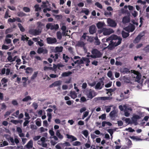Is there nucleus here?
<instances>
[{
	"instance_id": "nucleus-1",
	"label": "nucleus",
	"mask_w": 149,
	"mask_h": 149,
	"mask_svg": "<svg viewBox=\"0 0 149 149\" xmlns=\"http://www.w3.org/2000/svg\"><path fill=\"white\" fill-rule=\"evenodd\" d=\"M41 29H30L29 31V33L33 36H36L40 35L41 33Z\"/></svg>"
},
{
	"instance_id": "nucleus-2",
	"label": "nucleus",
	"mask_w": 149,
	"mask_h": 149,
	"mask_svg": "<svg viewBox=\"0 0 149 149\" xmlns=\"http://www.w3.org/2000/svg\"><path fill=\"white\" fill-rule=\"evenodd\" d=\"M59 25L58 24L52 25L51 23H48L46 25V28L47 29H50L51 30L54 29L56 30L59 28Z\"/></svg>"
},
{
	"instance_id": "nucleus-3",
	"label": "nucleus",
	"mask_w": 149,
	"mask_h": 149,
	"mask_svg": "<svg viewBox=\"0 0 149 149\" xmlns=\"http://www.w3.org/2000/svg\"><path fill=\"white\" fill-rule=\"evenodd\" d=\"M91 53L92 54L95 55L96 58L101 57L102 55L100 52L96 49H93Z\"/></svg>"
},
{
	"instance_id": "nucleus-4",
	"label": "nucleus",
	"mask_w": 149,
	"mask_h": 149,
	"mask_svg": "<svg viewBox=\"0 0 149 149\" xmlns=\"http://www.w3.org/2000/svg\"><path fill=\"white\" fill-rule=\"evenodd\" d=\"M107 22L109 25L112 27H115L117 25V23L115 20H114L110 18H108L107 19Z\"/></svg>"
},
{
	"instance_id": "nucleus-5",
	"label": "nucleus",
	"mask_w": 149,
	"mask_h": 149,
	"mask_svg": "<svg viewBox=\"0 0 149 149\" xmlns=\"http://www.w3.org/2000/svg\"><path fill=\"white\" fill-rule=\"evenodd\" d=\"M141 117L140 116L137 115H133L131 118L132 122V123H134L135 125H136L137 124L138 120L140 119Z\"/></svg>"
},
{
	"instance_id": "nucleus-6",
	"label": "nucleus",
	"mask_w": 149,
	"mask_h": 149,
	"mask_svg": "<svg viewBox=\"0 0 149 149\" xmlns=\"http://www.w3.org/2000/svg\"><path fill=\"white\" fill-rule=\"evenodd\" d=\"M85 92L86 95L87 96V97L89 98L92 99L95 96L94 95H93V91L91 89H89V90H86L85 91Z\"/></svg>"
},
{
	"instance_id": "nucleus-7",
	"label": "nucleus",
	"mask_w": 149,
	"mask_h": 149,
	"mask_svg": "<svg viewBox=\"0 0 149 149\" xmlns=\"http://www.w3.org/2000/svg\"><path fill=\"white\" fill-rule=\"evenodd\" d=\"M96 30V26L94 25L90 26L89 28V32L91 34H93L95 33Z\"/></svg>"
},
{
	"instance_id": "nucleus-8",
	"label": "nucleus",
	"mask_w": 149,
	"mask_h": 149,
	"mask_svg": "<svg viewBox=\"0 0 149 149\" xmlns=\"http://www.w3.org/2000/svg\"><path fill=\"white\" fill-rule=\"evenodd\" d=\"M47 43L49 44H52L57 42V40L55 38L48 37L46 39Z\"/></svg>"
},
{
	"instance_id": "nucleus-9",
	"label": "nucleus",
	"mask_w": 149,
	"mask_h": 149,
	"mask_svg": "<svg viewBox=\"0 0 149 149\" xmlns=\"http://www.w3.org/2000/svg\"><path fill=\"white\" fill-rule=\"evenodd\" d=\"M102 32L103 34L104 35H109L112 33V32L109 29L104 28L102 29Z\"/></svg>"
},
{
	"instance_id": "nucleus-10",
	"label": "nucleus",
	"mask_w": 149,
	"mask_h": 149,
	"mask_svg": "<svg viewBox=\"0 0 149 149\" xmlns=\"http://www.w3.org/2000/svg\"><path fill=\"white\" fill-rule=\"evenodd\" d=\"M112 99V98L110 97H98L95 98L96 100H110Z\"/></svg>"
},
{
	"instance_id": "nucleus-11",
	"label": "nucleus",
	"mask_w": 149,
	"mask_h": 149,
	"mask_svg": "<svg viewBox=\"0 0 149 149\" xmlns=\"http://www.w3.org/2000/svg\"><path fill=\"white\" fill-rule=\"evenodd\" d=\"M47 50L46 49H44L43 47H40L38 48L37 50V52L39 54H40L42 53L46 54L47 53Z\"/></svg>"
},
{
	"instance_id": "nucleus-12",
	"label": "nucleus",
	"mask_w": 149,
	"mask_h": 149,
	"mask_svg": "<svg viewBox=\"0 0 149 149\" xmlns=\"http://www.w3.org/2000/svg\"><path fill=\"white\" fill-rule=\"evenodd\" d=\"M67 137L68 139H71L70 141L71 142L77 140V139L74 136L69 134H66Z\"/></svg>"
},
{
	"instance_id": "nucleus-13",
	"label": "nucleus",
	"mask_w": 149,
	"mask_h": 149,
	"mask_svg": "<svg viewBox=\"0 0 149 149\" xmlns=\"http://www.w3.org/2000/svg\"><path fill=\"white\" fill-rule=\"evenodd\" d=\"M130 21V17L128 16L124 17L122 19V22L123 24H126L129 23Z\"/></svg>"
},
{
	"instance_id": "nucleus-14",
	"label": "nucleus",
	"mask_w": 149,
	"mask_h": 149,
	"mask_svg": "<svg viewBox=\"0 0 149 149\" xmlns=\"http://www.w3.org/2000/svg\"><path fill=\"white\" fill-rule=\"evenodd\" d=\"M105 25V23L103 22H99L96 24V26L98 29L102 28Z\"/></svg>"
},
{
	"instance_id": "nucleus-15",
	"label": "nucleus",
	"mask_w": 149,
	"mask_h": 149,
	"mask_svg": "<svg viewBox=\"0 0 149 149\" xmlns=\"http://www.w3.org/2000/svg\"><path fill=\"white\" fill-rule=\"evenodd\" d=\"M63 49V47H56L55 49H54V52H60L62 51Z\"/></svg>"
},
{
	"instance_id": "nucleus-16",
	"label": "nucleus",
	"mask_w": 149,
	"mask_h": 149,
	"mask_svg": "<svg viewBox=\"0 0 149 149\" xmlns=\"http://www.w3.org/2000/svg\"><path fill=\"white\" fill-rule=\"evenodd\" d=\"M116 42L115 41L113 40H111L109 44V45L108 46L109 48H112L114 47L117 46H116Z\"/></svg>"
},
{
	"instance_id": "nucleus-17",
	"label": "nucleus",
	"mask_w": 149,
	"mask_h": 149,
	"mask_svg": "<svg viewBox=\"0 0 149 149\" xmlns=\"http://www.w3.org/2000/svg\"><path fill=\"white\" fill-rule=\"evenodd\" d=\"M120 97L121 99L118 100L119 101H121L123 100L127 99L129 97V96L125 95L123 93H121L120 95Z\"/></svg>"
},
{
	"instance_id": "nucleus-18",
	"label": "nucleus",
	"mask_w": 149,
	"mask_h": 149,
	"mask_svg": "<svg viewBox=\"0 0 149 149\" xmlns=\"http://www.w3.org/2000/svg\"><path fill=\"white\" fill-rule=\"evenodd\" d=\"M72 74V72L71 71H69L63 72L61 76L62 77H68Z\"/></svg>"
},
{
	"instance_id": "nucleus-19",
	"label": "nucleus",
	"mask_w": 149,
	"mask_h": 149,
	"mask_svg": "<svg viewBox=\"0 0 149 149\" xmlns=\"http://www.w3.org/2000/svg\"><path fill=\"white\" fill-rule=\"evenodd\" d=\"M70 96L72 98L74 99L77 97L76 93L74 91H71L70 92Z\"/></svg>"
},
{
	"instance_id": "nucleus-20",
	"label": "nucleus",
	"mask_w": 149,
	"mask_h": 149,
	"mask_svg": "<svg viewBox=\"0 0 149 149\" xmlns=\"http://www.w3.org/2000/svg\"><path fill=\"white\" fill-rule=\"evenodd\" d=\"M33 143L32 140H30L26 144V147L28 149H30L33 147Z\"/></svg>"
},
{
	"instance_id": "nucleus-21",
	"label": "nucleus",
	"mask_w": 149,
	"mask_h": 149,
	"mask_svg": "<svg viewBox=\"0 0 149 149\" xmlns=\"http://www.w3.org/2000/svg\"><path fill=\"white\" fill-rule=\"evenodd\" d=\"M56 135L59 139H62L63 138V136L60 134V131L59 130H57Z\"/></svg>"
},
{
	"instance_id": "nucleus-22",
	"label": "nucleus",
	"mask_w": 149,
	"mask_h": 149,
	"mask_svg": "<svg viewBox=\"0 0 149 149\" xmlns=\"http://www.w3.org/2000/svg\"><path fill=\"white\" fill-rule=\"evenodd\" d=\"M122 37L124 38H126L129 36V34L128 33L124 31H122Z\"/></svg>"
},
{
	"instance_id": "nucleus-23",
	"label": "nucleus",
	"mask_w": 149,
	"mask_h": 149,
	"mask_svg": "<svg viewBox=\"0 0 149 149\" xmlns=\"http://www.w3.org/2000/svg\"><path fill=\"white\" fill-rule=\"evenodd\" d=\"M80 13H84L86 15H88L89 14V11L88 9L87 8H84V9H83Z\"/></svg>"
},
{
	"instance_id": "nucleus-24",
	"label": "nucleus",
	"mask_w": 149,
	"mask_h": 149,
	"mask_svg": "<svg viewBox=\"0 0 149 149\" xmlns=\"http://www.w3.org/2000/svg\"><path fill=\"white\" fill-rule=\"evenodd\" d=\"M37 24L38 26L37 27V29H41V30L42 29V27L44 26V25L41 22H37Z\"/></svg>"
},
{
	"instance_id": "nucleus-25",
	"label": "nucleus",
	"mask_w": 149,
	"mask_h": 149,
	"mask_svg": "<svg viewBox=\"0 0 149 149\" xmlns=\"http://www.w3.org/2000/svg\"><path fill=\"white\" fill-rule=\"evenodd\" d=\"M141 78V75L138 74L136 75V77H134V78L136 81L138 82L139 81Z\"/></svg>"
},
{
	"instance_id": "nucleus-26",
	"label": "nucleus",
	"mask_w": 149,
	"mask_h": 149,
	"mask_svg": "<svg viewBox=\"0 0 149 149\" xmlns=\"http://www.w3.org/2000/svg\"><path fill=\"white\" fill-rule=\"evenodd\" d=\"M62 81L60 80H58L55 81L53 83L54 87L60 86L61 84Z\"/></svg>"
},
{
	"instance_id": "nucleus-27",
	"label": "nucleus",
	"mask_w": 149,
	"mask_h": 149,
	"mask_svg": "<svg viewBox=\"0 0 149 149\" xmlns=\"http://www.w3.org/2000/svg\"><path fill=\"white\" fill-rule=\"evenodd\" d=\"M121 72L124 74H128L130 72L129 69L126 68H124Z\"/></svg>"
},
{
	"instance_id": "nucleus-28",
	"label": "nucleus",
	"mask_w": 149,
	"mask_h": 149,
	"mask_svg": "<svg viewBox=\"0 0 149 149\" xmlns=\"http://www.w3.org/2000/svg\"><path fill=\"white\" fill-rule=\"evenodd\" d=\"M17 15L19 17H22L23 16H26V14L21 11L18 12L17 13Z\"/></svg>"
},
{
	"instance_id": "nucleus-29",
	"label": "nucleus",
	"mask_w": 149,
	"mask_h": 149,
	"mask_svg": "<svg viewBox=\"0 0 149 149\" xmlns=\"http://www.w3.org/2000/svg\"><path fill=\"white\" fill-rule=\"evenodd\" d=\"M26 73L27 74L31 73L33 71L32 68L30 67H28L26 68Z\"/></svg>"
},
{
	"instance_id": "nucleus-30",
	"label": "nucleus",
	"mask_w": 149,
	"mask_h": 149,
	"mask_svg": "<svg viewBox=\"0 0 149 149\" xmlns=\"http://www.w3.org/2000/svg\"><path fill=\"white\" fill-rule=\"evenodd\" d=\"M101 83L100 82H98L96 85L95 86V88L96 89H101L102 88V87H100Z\"/></svg>"
},
{
	"instance_id": "nucleus-31",
	"label": "nucleus",
	"mask_w": 149,
	"mask_h": 149,
	"mask_svg": "<svg viewBox=\"0 0 149 149\" xmlns=\"http://www.w3.org/2000/svg\"><path fill=\"white\" fill-rule=\"evenodd\" d=\"M122 40V38L121 37H120L118 39L116 40H115L116 42V46H118L121 43Z\"/></svg>"
},
{
	"instance_id": "nucleus-32",
	"label": "nucleus",
	"mask_w": 149,
	"mask_h": 149,
	"mask_svg": "<svg viewBox=\"0 0 149 149\" xmlns=\"http://www.w3.org/2000/svg\"><path fill=\"white\" fill-rule=\"evenodd\" d=\"M74 63L75 64L77 63L78 65H80L84 63V62L82 59L80 60H77L76 61H74Z\"/></svg>"
},
{
	"instance_id": "nucleus-33",
	"label": "nucleus",
	"mask_w": 149,
	"mask_h": 149,
	"mask_svg": "<svg viewBox=\"0 0 149 149\" xmlns=\"http://www.w3.org/2000/svg\"><path fill=\"white\" fill-rule=\"evenodd\" d=\"M72 145L74 146H80L81 145V143L79 141H76L72 143Z\"/></svg>"
},
{
	"instance_id": "nucleus-34",
	"label": "nucleus",
	"mask_w": 149,
	"mask_h": 149,
	"mask_svg": "<svg viewBox=\"0 0 149 149\" xmlns=\"http://www.w3.org/2000/svg\"><path fill=\"white\" fill-rule=\"evenodd\" d=\"M38 74V71L34 72L31 77V79L32 80L34 79L37 77Z\"/></svg>"
},
{
	"instance_id": "nucleus-35",
	"label": "nucleus",
	"mask_w": 149,
	"mask_h": 149,
	"mask_svg": "<svg viewBox=\"0 0 149 149\" xmlns=\"http://www.w3.org/2000/svg\"><path fill=\"white\" fill-rule=\"evenodd\" d=\"M31 100V97L29 96H27L25 98H23L22 100V101L23 102H27L29 100Z\"/></svg>"
},
{
	"instance_id": "nucleus-36",
	"label": "nucleus",
	"mask_w": 149,
	"mask_h": 149,
	"mask_svg": "<svg viewBox=\"0 0 149 149\" xmlns=\"http://www.w3.org/2000/svg\"><path fill=\"white\" fill-rule=\"evenodd\" d=\"M7 139L8 141H10V142L12 143V145H15L13 137H9L7 138Z\"/></svg>"
},
{
	"instance_id": "nucleus-37",
	"label": "nucleus",
	"mask_w": 149,
	"mask_h": 149,
	"mask_svg": "<svg viewBox=\"0 0 149 149\" xmlns=\"http://www.w3.org/2000/svg\"><path fill=\"white\" fill-rule=\"evenodd\" d=\"M57 37L58 39L61 40L62 38L61 33L60 31H58L56 33Z\"/></svg>"
},
{
	"instance_id": "nucleus-38",
	"label": "nucleus",
	"mask_w": 149,
	"mask_h": 149,
	"mask_svg": "<svg viewBox=\"0 0 149 149\" xmlns=\"http://www.w3.org/2000/svg\"><path fill=\"white\" fill-rule=\"evenodd\" d=\"M17 25L19 28L20 31L22 32H24L25 31V29L22 25L21 24L19 23Z\"/></svg>"
},
{
	"instance_id": "nucleus-39",
	"label": "nucleus",
	"mask_w": 149,
	"mask_h": 149,
	"mask_svg": "<svg viewBox=\"0 0 149 149\" xmlns=\"http://www.w3.org/2000/svg\"><path fill=\"white\" fill-rule=\"evenodd\" d=\"M116 113V112L115 110H113L111 111L109 114V115L111 117H114L115 116Z\"/></svg>"
},
{
	"instance_id": "nucleus-40",
	"label": "nucleus",
	"mask_w": 149,
	"mask_h": 149,
	"mask_svg": "<svg viewBox=\"0 0 149 149\" xmlns=\"http://www.w3.org/2000/svg\"><path fill=\"white\" fill-rule=\"evenodd\" d=\"M9 10L8 9H7L5 14V15L4 16V18H7L8 17H10V16L8 15L9 12Z\"/></svg>"
},
{
	"instance_id": "nucleus-41",
	"label": "nucleus",
	"mask_w": 149,
	"mask_h": 149,
	"mask_svg": "<svg viewBox=\"0 0 149 149\" xmlns=\"http://www.w3.org/2000/svg\"><path fill=\"white\" fill-rule=\"evenodd\" d=\"M34 7L35 8V10L36 11H38L40 10L41 9V8L39 7V5L36 4L34 6Z\"/></svg>"
},
{
	"instance_id": "nucleus-42",
	"label": "nucleus",
	"mask_w": 149,
	"mask_h": 149,
	"mask_svg": "<svg viewBox=\"0 0 149 149\" xmlns=\"http://www.w3.org/2000/svg\"><path fill=\"white\" fill-rule=\"evenodd\" d=\"M23 9L24 12L26 13L29 12L30 11V9L28 7H24L23 8Z\"/></svg>"
},
{
	"instance_id": "nucleus-43",
	"label": "nucleus",
	"mask_w": 149,
	"mask_h": 149,
	"mask_svg": "<svg viewBox=\"0 0 149 149\" xmlns=\"http://www.w3.org/2000/svg\"><path fill=\"white\" fill-rule=\"evenodd\" d=\"M77 45L79 46L83 47L85 45V44L84 42L83 41H80L78 42Z\"/></svg>"
},
{
	"instance_id": "nucleus-44",
	"label": "nucleus",
	"mask_w": 149,
	"mask_h": 149,
	"mask_svg": "<svg viewBox=\"0 0 149 149\" xmlns=\"http://www.w3.org/2000/svg\"><path fill=\"white\" fill-rule=\"evenodd\" d=\"M63 59L65 60V62L66 63L67 62L68 60H67V59H69V58L68 56H65V54H63Z\"/></svg>"
},
{
	"instance_id": "nucleus-45",
	"label": "nucleus",
	"mask_w": 149,
	"mask_h": 149,
	"mask_svg": "<svg viewBox=\"0 0 149 149\" xmlns=\"http://www.w3.org/2000/svg\"><path fill=\"white\" fill-rule=\"evenodd\" d=\"M25 116L26 118H24L25 120H29L30 118V117L29 116V113L26 112L25 113Z\"/></svg>"
},
{
	"instance_id": "nucleus-46",
	"label": "nucleus",
	"mask_w": 149,
	"mask_h": 149,
	"mask_svg": "<svg viewBox=\"0 0 149 149\" xmlns=\"http://www.w3.org/2000/svg\"><path fill=\"white\" fill-rule=\"evenodd\" d=\"M8 81V79L4 78L2 79L1 80V82L2 84H6Z\"/></svg>"
},
{
	"instance_id": "nucleus-47",
	"label": "nucleus",
	"mask_w": 149,
	"mask_h": 149,
	"mask_svg": "<svg viewBox=\"0 0 149 149\" xmlns=\"http://www.w3.org/2000/svg\"><path fill=\"white\" fill-rule=\"evenodd\" d=\"M116 90L115 89H112L111 88L110 89H106V90L107 91H108L107 92V93L108 94V93H111L113 92L114 91H115Z\"/></svg>"
},
{
	"instance_id": "nucleus-48",
	"label": "nucleus",
	"mask_w": 149,
	"mask_h": 149,
	"mask_svg": "<svg viewBox=\"0 0 149 149\" xmlns=\"http://www.w3.org/2000/svg\"><path fill=\"white\" fill-rule=\"evenodd\" d=\"M16 21V18H13V19L11 18H9L8 20V22L13 23Z\"/></svg>"
},
{
	"instance_id": "nucleus-49",
	"label": "nucleus",
	"mask_w": 149,
	"mask_h": 149,
	"mask_svg": "<svg viewBox=\"0 0 149 149\" xmlns=\"http://www.w3.org/2000/svg\"><path fill=\"white\" fill-rule=\"evenodd\" d=\"M125 121L126 123H128V124H132V121L129 118H126Z\"/></svg>"
},
{
	"instance_id": "nucleus-50",
	"label": "nucleus",
	"mask_w": 149,
	"mask_h": 149,
	"mask_svg": "<svg viewBox=\"0 0 149 149\" xmlns=\"http://www.w3.org/2000/svg\"><path fill=\"white\" fill-rule=\"evenodd\" d=\"M99 118H101L102 120H105L106 118V114L105 113L102 114L99 117Z\"/></svg>"
},
{
	"instance_id": "nucleus-51",
	"label": "nucleus",
	"mask_w": 149,
	"mask_h": 149,
	"mask_svg": "<svg viewBox=\"0 0 149 149\" xmlns=\"http://www.w3.org/2000/svg\"><path fill=\"white\" fill-rule=\"evenodd\" d=\"M95 6H96L97 7L100 9L102 8L103 7L101 5V4H100L98 2L95 3Z\"/></svg>"
},
{
	"instance_id": "nucleus-52",
	"label": "nucleus",
	"mask_w": 149,
	"mask_h": 149,
	"mask_svg": "<svg viewBox=\"0 0 149 149\" xmlns=\"http://www.w3.org/2000/svg\"><path fill=\"white\" fill-rule=\"evenodd\" d=\"M82 59L83 61H85L86 63H89L90 62V61L88 58L82 57Z\"/></svg>"
},
{
	"instance_id": "nucleus-53",
	"label": "nucleus",
	"mask_w": 149,
	"mask_h": 149,
	"mask_svg": "<svg viewBox=\"0 0 149 149\" xmlns=\"http://www.w3.org/2000/svg\"><path fill=\"white\" fill-rule=\"evenodd\" d=\"M120 37L116 35H114L112 37V39L113 40L115 41V40H117Z\"/></svg>"
},
{
	"instance_id": "nucleus-54",
	"label": "nucleus",
	"mask_w": 149,
	"mask_h": 149,
	"mask_svg": "<svg viewBox=\"0 0 149 149\" xmlns=\"http://www.w3.org/2000/svg\"><path fill=\"white\" fill-rule=\"evenodd\" d=\"M143 50L146 52H149V45H147L143 49Z\"/></svg>"
},
{
	"instance_id": "nucleus-55",
	"label": "nucleus",
	"mask_w": 149,
	"mask_h": 149,
	"mask_svg": "<svg viewBox=\"0 0 149 149\" xmlns=\"http://www.w3.org/2000/svg\"><path fill=\"white\" fill-rule=\"evenodd\" d=\"M141 38L138 35L135 38L134 41L136 42H138L140 40Z\"/></svg>"
},
{
	"instance_id": "nucleus-56",
	"label": "nucleus",
	"mask_w": 149,
	"mask_h": 149,
	"mask_svg": "<svg viewBox=\"0 0 149 149\" xmlns=\"http://www.w3.org/2000/svg\"><path fill=\"white\" fill-rule=\"evenodd\" d=\"M8 143L6 141H4L3 142L2 144H1V147H3L6 146H8Z\"/></svg>"
},
{
	"instance_id": "nucleus-57",
	"label": "nucleus",
	"mask_w": 149,
	"mask_h": 149,
	"mask_svg": "<svg viewBox=\"0 0 149 149\" xmlns=\"http://www.w3.org/2000/svg\"><path fill=\"white\" fill-rule=\"evenodd\" d=\"M47 115L48 117V120L49 122L51 121V120L52 118V114L50 113H47Z\"/></svg>"
},
{
	"instance_id": "nucleus-58",
	"label": "nucleus",
	"mask_w": 149,
	"mask_h": 149,
	"mask_svg": "<svg viewBox=\"0 0 149 149\" xmlns=\"http://www.w3.org/2000/svg\"><path fill=\"white\" fill-rule=\"evenodd\" d=\"M89 112L88 111H86L84 113V115L82 119H84V118L87 117L88 115Z\"/></svg>"
},
{
	"instance_id": "nucleus-59",
	"label": "nucleus",
	"mask_w": 149,
	"mask_h": 149,
	"mask_svg": "<svg viewBox=\"0 0 149 149\" xmlns=\"http://www.w3.org/2000/svg\"><path fill=\"white\" fill-rule=\"evenodd\" d=\"M88 143H86L85 144V146L86 148H88L91 147L90 142L88 140L87 141Z\"/></svg>"
},
{
	"instance_id": "nucleus-60",
	"label": "nucleus",
	"mask_w": 149,
	"mask_h": 149,
	"mask_svg": "<svg viewBox=\"0 0 149 149\" xmlns=\"http://www.w3.org/2000/svg\"><path fill=\"white\" fill-rule=\"evenodd\" d=\"M19 113V110H17L15 113H14L12 115L15 116L16 117H17V116L18 115Z\"/></svg>"
},
{
	"instance_id": "nucleus-61",
	"label": "nucleus",
	"mask_w": 149,
	"mask_h": 149,
	"mask_svg": "<svg viewBox=\"0 0 149 149\" xmlns=\"http://www.w3.org/2000/svg\"><path fill=\"white\" fill-rule=\"evenodd\" d=\"M56 18L57 20L61 19L62 18V16L61 15H55Z\"/></svg>"
},
{
	"instance_id": "nucleus-62",
	"label": "nucleus",
	"mask_w": 149,
	"mask_h": 149,
	"mask_svg": "<svg viewBox=\"0 0 149 149\" xmlns=\"http://www.w3.org/2000/svg\"><path fill=\"white\" fill-rule=\"evenodd\" d=\"M12 104L14 106L17 105L18 103L17 101L15 100H13L12 102Z\"/></svg>"
},
{
	"instance_id": "nucleus-63",
	"label": "nucleus",
	"mask_w": 149,
	"mask_h": 149,
	"mask_svg": "<svg viewBox=\"0 0 149 149\" xmlns=\"http://www.w3.org/2000/svg\"><path fill=\"white\" fill-rule=\"evenodd\" d=\"M12 59L13 58L12 56H9L7 58V59L8 60V61L10 62H12Z\"/></svg>"
},
{
	"instance_id": "nucleus-64",
	"label": "nucleus",
	"mask_w": 149,
	"mask_h": 149,
	"mask_svg": "<svg viewBox=\"0 0 149 149\" xmlns=\"http://www.w3.org/2000/svg\"><path fill=\"white\" fill-rule=\"evenodd\" d=\"M124 80L127 83H129L130 82V80L129 79V78L128 77H125V76L124 77Z\"/></svg>"
}]
</instances>
